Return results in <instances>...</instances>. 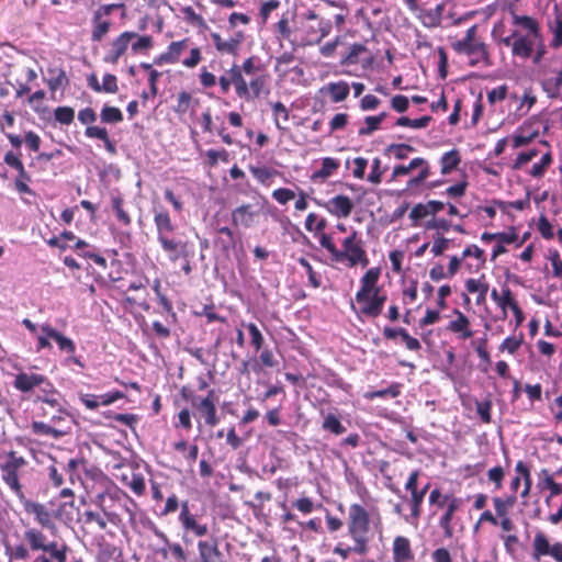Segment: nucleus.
<instances>
[{"mask_svg": "<svg viewBox=\"0 0 562 562\" xmlns=\"http://www.w3.org/2000/svg\"><path fill=\"white\" fill-rule=\"evenodd\" d=\"M153 221L156 228L157 240L162 250L169 254L171 261L187 258L188 243L176 237L177 225L172 222L170 213L164 206L153 207Z\"/></svg>", "mask_w": 562, "mask_h": 562, "instance_id": "7ed1b4c3", "label": "nucleus"}, {"mask_svg": "<svg viewBox=\"0 0 562 562\" xmlns=\"http://www.w3.org/2000/svg\"><path fill=\"white\" fill-rule=\"evenodd\" d=\"M24 538L27 541L31 550L33 551H46L47 542L46 536L38 529L31 528L25 530Z\"/></svg>", "mask_w": 562, "mask_h": 562, "instance_id": "ea45409f", "label": "nucleus"}, {"mask_svg": "<svg viewBox=\"0 0 562 562\" xmlns=\"http://www.w3.org/2000/svg\"><path fill=\"white\" fill-rule=\"evenodd\" d=\"M548 32L551 34L549 46L552 49L562 47V10L554 5L552 15L547 21Z\"/></svg>", "mask_w": 562, "mask_h": 562, "instance_id": "a878e982", "label": "nucleus"}, {"mask_svg": "<svg viewBox=\"0 0 562 562\" xmlns=\"http://www.w3.org/2000/svg\"><path fill=\"white\" fill-rule=\"evenodd\" d=\"M68 550L69 548L67 544L64 543L59 547L56 541H52L47 544L45 552L49 553L50 558L57 562H67Z\"/></svg>", "mask_w": 562, "mask_h": 562, "instance_id": "bf43d9fd", "label": "nucleus"}, {"mask_svg": "<svg viewBox=\"0 0 562 562\" xmlns=\"http://www.w3.org/2000/svg\"><path fill=\"white\" fill-rule=\"evenodd\" d=\"M461 498L451 496L447 502V508L445 514L439 519V526L443 529L445 536L447 538L452 537L453 529L451 522L456 512L461 507Z\"/></svg>", "mask_w": 562, "mask_h": 562, "instance_id": "c85d7f7f", "label": "nucleus"}, {"mask_svg": "<svg viewBox=\"0 0 562 562\" xmlns=\"http://www.w3.org/2000/svg\"><path fill=\"white\" fill-rule=\"evenodd\" d=\"M367 52V48L362 44H353L348 54L341 59V64L346 66L356 65L359 63V56Z\"/></svg>", "mask_w": 562, "mask_h": 562, "instance_id": "0e129e2a", "label": "nucleus"}, {"mask_svg": "<svg viewBox=\"0 0 562 562\" xmlns=\"http://www.w3.org/2000/svg\"><path fill=\"white\" fill-rule=\"evenodd\" d=\"M50 382L44 374L19 372L14 378L13 387L22 393H30L37 389L40 393Z\"/></svg>", "mask_w": 562, "mask_h": 562, "instance_id": "a211bd4d", "label": "nucleus"}, {"mask_svg": "<svg viewBox=\"0 0 562 562\" xmlns=\"http://www.w3.org/2000/svg\"><path fill=\"white\" fill-rule=\"evenodd\" d=\"M492 502L497 518L509 517L510 510L517 503V495L494 496Z\"/></svg>", "mask_w": 562, "mask_h": 562, "instance_id": "c9c22d12", "label": "nucleus"}, {"mask_svg": "<svg viewBox=\"0 0 562 562\" xmlns=\"http://www.w3.org/2000/svg\"><path fill=\"white\" fill-rule=\"evenodd\" d=\"M389 339L394 340L396 344L404 345L406 349L411 351H418L422 349L419 340L415 337H412L404 328H389Z\"/></svg>", "mask_w": 562, "mask_h": 562, "instance_id": "473e14b6", "label": "nucleus"}, {"mask_svg": "<svg viewBox=\"0 0 562 562\" xmlns=\"http://www.w3.org/2000/svg\"><path fill=\"white\" fill-rule=\"evenodd\" d=\"M181 12L184 16V20L191 24V25H195V26H199V27H202V29H206L207 25H206V22L204 20V18L200 14H198L192 7L188 5V7H183L181 9Z\"/></svg>", "mask_w": 562, "mask_h": 562, "instance_id": "e2e57ef3", "label": "nucleus"}, {"mask_svg": "<svg viewBox=\"0 0 562 562\" xmlns=\"http://www.w3.org/2000/svg\"><path fill=\"white\" fill-rule=\"evenodd\" d=\"M241 325L247 328L250 337V345L252 346L255 351H260L265 345V337L260 329L258 328V326L255 323H243Z\"/></svg>", "mask_w": 562, "mask_h": 562, "instance_id": "5fc2aeb1", "label": "nucleus"}, {"mask_svg": "<svg viewBox=\"0 0 562 562\" xmlns=\"http://www.w3.org/2000/svg\"><path fill=\"white\" fill-rule=\"evenodd\" d=\"M154 533L165 543L164 547L156 550V553H158L164 560H167L169 558V553H171L172 558L177 561L187 562V553L180 543L170 542L167 535L158 528L154 529Z\"/></svg>", "mask_w": 562, "mask_h": 562, "instance_id": "aec40b11", "label": "nucleus"}, {"mask_svg": "<svg viewBox=\"0 0 562 562\" xmlns=\"http://www.w3.org/2000/svg\"><path fill=\"white\" fill-rule=\"evenodd\" d=\"M54 119L61 125H70L75 120V110L70 106H57L54 110Z\"/></svg>", "mask_w": 562, "mask_h": 562, "instance_id": "13d9d810", "label": "nucleus"}, {"mask_svg": "<svg viewBox=\"0 0 562 562\" xmlns=\"http://www.w3.org/2000/svg\"><path fill=\"white\" fill-rule=\"evenodd\" d=\"M31 429H32V432L35 435L50 436L55 439L59 438L64 434V431L56 429L54 427V424L49 425L44 422H37V420L32 422Z\"/></svg>", "mask_w": 562, "mask_h": 562, "instance_id": "3c124183", "label": "nucleus"}, {"mask_svg": "<svg viewBox=\"0 0 562 562\" xmlns=\"http://www.w3.org/2000/svg\"><path fill=\"white\" fill-rule=\"evenodd\" d=\"M27 464L24 457L11 450L7 453V461L0 465L1 479L10 490L20 498H24L23 487L20 483V471Z\"/></svg>", "mask_w": 562, "mask_h": 562, "instance_id": "f8f14e48", "label": "nucleus"}, {"mask_svg": "<svg viewBox=\"0 0 562 562\" xmlns=\"http://www.w3.org/2000/svg\"><path fill=\"white\" fill-rule=\"evenodd\" d=\"M259 364L265 368H274L279 364L278 360L274 357V353L271 349H261L259 355V360L256 362V364L252 367L254 371L259 370Z\"/></svg>", "mask_w": 562, "mask_h": 562, "instance_id": "052dcab7", "label": "nucleus"}, {"mask_svg": "<svg viewBox=\"0 0 562 562\" xmlns=\"http://www.w3.org/2000/svg\"><path fill=\"white\" fill-rule=\"evenodd\" d=\"M422 168L416 177L408 179L407 188H413L424 182L430 175L427 161L420 157L412 159L407 165L398 164L392 169V179L408 175L412 170Z\"/></svg>", "mask_w": 562, "mask_h": 562, "instance_id": "2eb2a0df", "label": "nucleus"}, {"mask_svg": "<svg viewBox=\"0 0 562 562\" xmlns=\"http://www.w3.org/2000/svg\"><path fill=\"white\" fill-rule=\"evenodd\" d=\"M3 162L18 171V176L14 179L15 190L21 194L35 195V192L29 187L31 176L24 168L21 160V153L14 154L11 150L5 153Z\"/></svg>", "mask_w": 562, "mask_h": 562, "instance_id": "dca6fc26", "label": "nucleus"}, {"mask_svg": "<svg viewBox=\"0 0 562 562\" xmlns=\"http://www.w3.org/2000/svg\"><path fill=\"white\" fill-rule=\"evenodd\" d=\"M445 7V2H441L438 3L434 9L423 11L419 16L423 25L428 29L440 26L443 18Z\"/></svg>", "mask_w": 562, "mask_h": 562, "instance_id": "e433bc0d", "label": "nucleus"}, {"mask_svg": "<svg viewBox=\"0 0 562 562\" xmlns=\"http://www.w3.org/2000/svg\"><path fill=\"white\" fill-rule=\"evenodd\" d=\"M415 553L407 537L396 536L392 547V562H414Z\"/></svg>", "mask_w": 562, "mask_h": 562, "instance_id": "b1692460", "label": "nucleus"}, {"mask_svg": "<svg viewBox=\"0 0 562 562\" xmlns=\"http://www.w3.org/2000/svg\"><path fill=\"white\" fill-rule=\"evenodd\" d=\"M198 552L199 557L195 562H216L223 557L220 551V541L216 537H212L207 540H200L198 542Z\"/></svg>", "mask_w": 562, "mask_h": 562, "instance_id": "393cba45", "label": "nucleus"}, {"mask_svg": "<svg viewBox=\"0 0 562 562\" xmlns=\"http://www.w3.org/2000/svg\"><path fill=\"white\" fill-rule=\"evenodd\" d=\"M273 116V123L280 131H284L285 126L281 124V121L286 123L290 119V112L288 108L280 101L270 103Z\"/></svg>", "mask_w": 562, "mask_h": 562, "instance_id": "de8ad7c7", "label": "nucleus"}, {"mask_svg": "<svg viewBox=\"0 0 562 562\" xmlns=\"http://www.w3.org/2000/svg\"><path fill=\"white\" fill-rule=\"evenodd\" d=\"M33 402L36 405V415L49 419L54 425L60 424L69 416L63 406L61 394L52 382L36 394Z\"/></svg>", "mask_w": 562, "mask_h": 562, "instance_id": "20e7f679", "label": "nucleus"}, {"mask_svg": "<svg viewBox=\"0 0 562 562\" xmlns=\"http://www.w3.org/2000/svg\"><path fill=\"white\" fill-rule=\"evenodd\" d=\"M464 285L469 293L488 292V283L486 282L484 274L479 279H468Z\"/></svg>", "mask_w": 562, "mask_h": 562, "instance_id": "338daca9", "label": "nucleus"}, {"mask_svg": "<svg viewBox=\"0 0 562 562\" xmlns=\"http://www.w3.org/2000/svg\"><path fill=\"white\" fill-rule=\"evenodd\" d=\"M530 558L532 562H562V541H552L543 530L533 535Z\"/></svg>", "mask_w": 562, "mask_h": 562, "instance_id": "9d476101", "label": "nucleus"}, {"mask_svg": "<svg viewBox=\"0 0 562 562\" xmlns=\"http://www.w3.org/2000/svg\"><path fill=\"white\" fill-rule=\"evenodd\" d=\"M248 169L254 176V178L262 186H269L271 179L279 175L278 170L266 166L258 167L250 165Z\"/></svg>", "mask_w": 562, "mask_h": 562, "instance_id": "37998d69", "label": "nucleus"}, {"mask_svg": "<svg viewBox=\"0 0 562 562\" xmlns=\"http://www.w3.org/2000/svg\"><path fill=\"white\" fill-rule=\"evenodd\" d=\"M198 105V99H193L192 94L188 91H181L177 95V103L173 105V111L178 115H184L189 111L194 110Z\"/></svg>", "mask_w": 562, "mask_h": 562, "instance_id": "4c0bfd02", "label": "nucleus"}, {"mask_svg": "<svg viewBox=\"0 0 562 562\" xmlns=\"http://www.w3.org/2000/svg\"><path fill=\"white\" fill-rule=\"evenodd\" d=\"M24 509L29 514H33L35 516L36 521L44 528L53 529L55 528V525L52 520L50 514L46 509V507L43 504L32 502V501H25L24 502Z\"/></svg>", "mask_w": 562, "mask_h": 562, "instance_id": "c756f323", "label": "nucleus"}, {"mask_svg": "<svg viewBox=\"0 0 562 562\" xmlns=\"http://www.w3.org/2000/svg\"><path fill=\"white\" fill-rule=\"evenodd\" d=\"M85 135L88 138H95L104 143L105 149L110 153H115V147L109 137V133L105 127L101 126H88L85 131Z\"/></svg>", "mask_w": 562, "mask_h": 562, "instance_id": "79ce46f5", "label": "nucleus"}, {"mask_svg": "<svg viewBox=\"0 0 562 562\" xmlns=\"http://www.w3.org/2000/svg\"><path fill=\"white\" fill-rule=\"evenodd\" d=\"M340 167V162L338 159L333 157H325L322 159V167L319 170L314 171L311 175V180L313 182L325 181L331 175H334Z\"/></svg>", "mask_w": 562, "mask_h": 562, "instance_id": "f704fd0d", "label": "nucleus"}, {"mask_svg": "<svg viewBox=\"0 0 562 562\" xmlns=\"http://www.w3.org/2000/svg\"><path fill=\"white\" fill-rule=\"evenodd\" d=\"M553 158L551 151H547L542 155L539 162L535 164L530 170V176L533 178H542L548 169V167L552 164Z\"/></svg>", "mask_w": 562, "mask_h": 562, "instance_id": "4d7b16f0", "label": "nucleus"}, {"mask_svg": "<svg viewBox=\"0 0 562 562\" xmlns=\"http://www.w3.org/2000/svg\"><path fill=\"white\" fill-rule=\"evenodd\" d=\"M112 203V210L115 214L116 220L123 225V226H130L132 224V217L127 213V211L124 210V199L121 195L112 196L111 200Z\"/></svg>", "mask_w": 562, "mask_h": 562, "instance_id": "8fccbe9b", "label": "nucleus"}, {"mask_svg": "<svg viewBox=\"0 0 562 562\" xmlns=\"http://www.w3.org/2000/svg\"><path fill=\"white\" fill-rule=\"evenodd\" d=\"M179 521L181 522V525L186 531H190L196 537H203V536L207 535V532H209L207 525L200 524L195 519L194 515L190 512L188 501H184L181 503Z\"/></svg>", "mask_w": 562, "mask_h": 562, "instance_id": "412c9836", "label": "nucleus"}, {"mask_svg": "<svg viewBox=\"0 0 562 562\" xmlns=\"http://www.w3.org/2000/svg\"><path fill=\"white\" fill-rule=\"evenodd\" d=\"M322 428L336 436L341 435L346 431V427L341 424L340 419L335 414H327L324 417Z\"/></svg>", "mask_w": 562, "mask_h": 562, "instance_id": "864d4df0", "label": "nucleus"}, {"mask_svg": "<svg viewBox=\"0 0 562 562\" xmlns=\"http://www.w3.org/2000/svg\"><path fill=\"white\" fill-rule=\"evenodd\" d=\"M48 72L50 77L47 79L46 83L50 91L54 92L69 83V79L63 68H49Z\"/></svg>", "mask_w": 562, "mask_h": 562, "instance_id": "a18cd8bd", "label": "nucleus"}, {"mask_svg": "<svg viewBox=\"0 0 562 562\" xmlns=\"http://www.w3.org/2000/svg\"><path fill=\"white\" fill-rule=\"evenodd\" d=\"M538 487L541 491L548 490L550 492L549 497L546 499L547 503L549 502L550 497L562 494V484L555 482L554 475L550 472L549 469L546 468L538 472Z\"/></svg>", "mask_w": 562, "mask_h": 562, "instance_id": "7c9ffc66", "label": "nucleus"}, {"mask_svg": "<svg viewBox=\"0 0 562 562\" xmlns=\"http://www.w3.org/2000/svg\"><path fill=\"white\" fill-rule=\"evenodd\" d=\"M211 40L214 44L215 49L220 54H227L235 56L239 49L241 42L244 41V34L237 32L234 36L228 40H224L220 33H211Z\"/></svg>", "mask_w": 562, "mask_h": 562, "instance_id": "4be33fe9", "label": "nucleus"}, {"mask_svg": "<svg viewBox=\"0 0 562 562\" xmlns=\"http://www.w3.org/2000/svg\"><path fill=\"white\" fill-rule=\"evenodd\" d=\"M111 21L109 19L100 18L99 14L92 15V31H91V41L92 42H101L104 36L111 30Z\"/></svg>", "mask_w": 562, "mask_h": 562, "instance_id": "58836bf2", "label": "nucleus"}, {"mask_svg": "<svg viewBox=\"0 0 562 562\" xmlns=\"http://www.w3.org/2000/svg\"><path fill=\"white\" fill-rule=\"evenodd\" d=\"M42 331L48 337L56 341L58 348L60 351H65L67 353H75L76 352V345L72 339L64 336L58 330L53 328L49 325H43Z\"/></svg>", "mask_w": 562, "mask_h": 562, "instance_id": "72a5a7b5", "label": "nucleus"}, {"mask_svg": "<svg viewBox=\"0 0 562 562\" xmlns=\"http://www.w3.org/2000/svg\"><path fill=\"white\" fill-rule=\"evenodd\" d=\"M477 25L474 24L465 32L464 38L451 44L457 54H463L470 57L469 65L474 67L479 64L491 65L487 45L476 38Z\"/></svg>", "mask_w": 562, "mask_h": 562, "instance_id": "423d86ee", "label": "nucleus"}, {"mask_svg": "<svg viewBox=\"0 0 562 562\" xmlns=\"http://www.w3.org/2000/svg\"><path fill=\"white\" fill-rule=\"evenodd\" d=\"M509 14L513 29L509 35L501 38L499 44L510 48L514 58L531 59L533 65H540L548 53L540 21L514 10Z\"/></svg>", "mask_w": 562, "mask_h": 562, "instance_id": "f257e3e1", "label": "nucleus"}, {"mask_svg": "<svg viewBox=\"0 0 562 562\" xmlns=\"http://www.w3.org/2000/svg\"><path fill=\"white\" fill-rule=\"evenodd\" d=\"M336 262H347L349 267L368 266L369 259L357 232L353 231L344 239L342 249H339Z\"/></svg>", "mask_w": 562, "mask_h": 562, "instance_id": "ddd939ff", "label": "nucleus"}, {"mask_svg": "<svg viewBox=\"0 0 562 562\" xmlns=\"http://www.w3.org/2000/svg\"><path fill=\"white\" fill-rule=\"evenodd\" d=\"M370 517L367 509L360 504H352L348 510V532L355 540L353 551L364 553L369 540Z\"/></svg>", "mask_w": 562, "mask_h": 562, "instance_id": "0eeeda50", "label": "nucleus"}, {"mask_svg": "<svg viewBox=\"0 0 562 562\" xmlns=\"http://www.w3.org/2000/svg\"><path fill=\"white\" fill-rule=\"evenodd\" d=\"M538 135V131L526 132L525 127L520 126L512 136L513 148H519L530 144Z\"/></svg>", "mask_w": 562, "mask_h": 562, "instance_id": "09e8293b", "label": "nucleus"}, {"mask_svg": "<svg viewBox=\"0 0 562 562\" xmlns=\"http://www.w3.org/2000/svg\"><path fill=\"white\" fill-rule=\"evenodd\" d=\"M191 43L190 37H184L180 41L171 42L166 52L156 56L154 65L161 66L164 64H177L180 63V57L184 50L189 48ZM202 60V53L200 47L190 48V54L187 58L181 60V64L189 69L195 68Z\"/></svg>", "mask_w": 562, "mask_h": 562, "instance_id": "6e6552de", "label": "nucleus"}, {"mask_svg": "<svg viewBox=\"0 0 562 562\" xmlns=\"http://www.w3.org/2000/svg\"><path fill=\"white\" fill-rule=\"evenodd\" d=\"M461 156L457 149H452L442 155L440 159L441 173L448 175L459 166Z\"/></svg>", "mask_w": 562, "mask_h": 562, "instance_id": "49530a36", "label": "nucleus"}, {"mask_svg": "<svg viewBox=\"0 0 562 562\" xmlns=\"http://www.w3.org/2000/svg\"><path fill=\"white\" fill-rule=\"evenodd\" d=\"M456 316L454 319H451L447 325V330L456 334L459 339L467 340L473 337L474 333L471 329V324L469 317L463 314L460 310L456 308L453 311Z\"/></svg>", "mask_w": 562, "mask_h": 562, "instance_id": "5701e85b", "label": "nucleus"}, {"mask_svg": "<svg viewBox=\"0 0 562 562\" xmlns=\"http://www.w3.org/2000/svg\"><path fill=\"white\" fill-rule=\"evenodd\" d=\"M227 75L231 78L232 86L235 87L236 95L240 99H249V89L248 82L245 79V70L244 63L238 66L237 64H233L232 67L227 70Z\"/></svg>", "mask_w": 562, "mask_h": 562, "instance_id": "bb28decb", "label": "nucleus"}, {"mask_svg": "<svg viewBox=\"0 0 562 562\" xmlns=\"http://www.w3.org/2000/svg\"><path fill=\"white\" fill-rule=\"evenodd\" d=\"M135 37V32L124 31L109 42L102 60L105 64L116 65L119 60L127 53L131 41Z\"/></svg>", "mask_w": 562, "mask_h": 562, "instance_id": "4468645a", "label": "nucleus"}, {"mask_svg": "<svg viewBox=\"0 0 562 562\" xmlns=\"http://www.w3.org/2000/svg\"><path fill=\"white\" fill-rule=\"evenodd\" d=\"M380 276V267L370 268L362 276L360 280L361 286L356 293L355 303L352 304L357 313L368 317H376L382 313L386 296L376 285Z\"/></svg>", "mask_w": 562, "mask_h": 562, "instance_id": "f03ea898", "label": "nucleus"}, {"mask_svg": "<svg viewBox=\"0 0 562 562\" xmlns=\"http://www.w3.org/2000/svg\"><path fill=\"white\" fill-rule=\"evenodd\" d=\"M488 482L494 484V491H499L503 487V481L505 477V471L503 467L496 465L487 471Z\"/></svg>", "mask_w": 562, "mask_h": 562, "instance_id": "774afa93", "label": "nucleus"}, {"mask_svg": "<svg viewBox=\"0 0 562 562\" xmlns=\"http://www.w3.org/2000/svg\"><path fill=\"white\" fill-rule=\"evenodd\" d=\"M324 207L337 217H348L353 210V203L349 196L340 194L329 199Z\"/></svg>", "mask_w": 562, "mask_h": 562, "instance_id": "cd10ccee", "label": "nucleus"}, {"mask_svg": "<svg viewBox=\"0 0 562 562\" xmlns=\"http://www.w3.org/2000/svg\"><path fill=\"white\" fill-rule=\"evenodd\" d=\"M327 225V221L324 217H319L315 213H310L305 220V228L308 232H314L316 234L322 233Z\"/></svg>", "mask_w": 562, "mask_h": 562, "instance_id": "680f3d73", "label": "nucleus"}, {"mask_svg": "<svg viewBox=\"0 0 562 562\" xmlns=\"http://www.w3.org/2000/svg\"><path fill=\"white\" fill-rule=\"evenodd\" d=\"M325 89L330 94L331 101L335 103L346 100L350 91L348 83L345 81L330 82Z\"/></svg>", "mask_w": 562, "mask_h": 562, "instance_id": "c03bdc74", "label": "nucleus"}, {"mask_svg": "<svg viewBox=\"0 0 562 562\" xmlns=\"http://www.w3.org/2000/svg\"><path fill=\"white\" fill-rule=\"evenodd\" d=\"M517 304L518 302L515 300L512 290L508 286L503 288L497 306L502 310L504 316L507 315V308L512 310V306Z\"/></svg>", "mask_w": 562, "mask_h": 562, "instance_id": "69168bd1", "label": "nucleus"}, {"mask_svg": "<svg viewBox=\"0 0 562 562\" xmlns=\"http://www.w3.org/2000/svg\"><path fill=\"white\" fill-rule=\"evenodd\" d=\"M260 210L244 203L232 211V224L236 227L250 228L257 224Z\"/></svg>", "mask_w": 562, "mask_h": 562, "instance_id": "6ab92c4d", "label": "nucleus"}, {"mask_svg": "<svg viewBox=\"0 0 562 562\" xmlns=\"http://www.w3.org/2000/svg\"><path fill=\"white\" fill-rule=\"evenodd\" d=\"M430 121H431V116H428V115H425V116H422V117L415 119V120L408 119L406 116H402L396 120L395 125L418 130V128L426 127Z\"/></svg>", "mask_w": 562, "mask_h": 562, "instance_id": "6e6d98bb", "label": "nucleus"}, {"mask_svg": "<svg viewBox=\"0 0 562 562\" xmlns=\"http://www.w3.org/2000/svg\"><path fill=\"white\" fill-rule=\"evenodd\" d=\"M245 76L249 77V98H259L269 92L270 75L266 66L256 56H249L244 60Z\"/></svg>", "mask_w": 562, "mask_h": 562, "instance_id": "9b49d317", "label": "nucleus"}, {"mask_svg": "<svg viewBox=\"0 0 562 562\" xmlns=\"http://www.w3.org/2000/svg\"><path fill=\"white\" fill-rule=\"evenodd\" d=\"M419 471L411 472L405 490L411 493V498L402 497L400 502L394 503L393 510L400 515L407 524L417 526L422 515L423 492H418Z\"/></svg>", "mask_w": 562, "mask_h": 562, "instance_id": "39448f33", "label": "nucleus"}, {"mask_svg": "<svg viewBox=\"0 0 562 562\" xmlns=\"http://www.w3.org/2000/svg\"><path fill=\"white\" fill-rule=\"evenodd\" d=\"M100 119L102 123L105 124H117L123 121V113L122 111L112 105H104L100 113Z\"/></svg>", "mask_w": 562, "mask_h": 562, "instance_id": "603ef678", "label": "nucleus"}, {"mask_svg": "<svg viewBox=\"0 0 562 562\" xmlns=\"http://www.w3.org/2000/svg\"><path fill=\"white\" fill-rule=\"evenodd\" d=\"M216 232L220 236L215 239V245L220 247L224 255L228 256L236 247L237 237L228 226L218 227Z\"/></svg>", "mask_w": 562, "mask_h": 562, "instance_id": "2f4dec72", "label": "nucleus"}, {"mask_svg": "<svg viewBox=\"0 0 562 562\" xmlns=\"http://www.w3.org/2000/svg\"><path fill=\"white\" fill-rule=\"evenodd\" d=\"M130 47L134 55L147 54L154 47V38L150 35H139L135 32V37L131 41Z\"/></svg>", "mask_w": 562, "mask_h": 562, "instance_id": "a19ab883", "label": "nucleus"}, {"mask_svg": "<svg viewBox=\"0 0 562 562\" xmlns=\"http://www.w3.org/2000/svg\"><path fill=\"white\" fill-rule=\"evenodd\" d=\"M540 85L550 99H557L562 94V67L559 69L543 67L540 70Z\"/></svg>", "mask_w": 562, "mask_h": 562, "instance_id": "f3484780", "label": "nucleus"}, {"mask_svg": "<svg viewBox=\"0 0 562 562\" xmlns=\"http://www.w3.org/2000/svg\"><path fill=\"white\" fill-rule=\"evenodd\" d=\"M182 397L191 404L194 414L203 419L207 427H215L220 423L216 408V396L214 390H209L206 396L201 397L187 387L181 390Z\"/></svg>", "mask_w": 562, "mask_h": 562, "instance_id": "1a4fd4ad", "label": "nucleus"}]
</instances>
